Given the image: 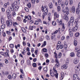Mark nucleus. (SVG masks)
<instances>
[{"label":"nucleus","mask_w":80,"mask_h":80,"mask_svg":"<svg viewBox=\"0 0 80 80\" xmlns=\"http://www.w3.org/2000/svg\"><path fill=\"white\" fill-rule=\"evenodd\" d=\"M1 23L2 24H3L5 22V21L4 20V18L2 17L1 18Z\"/></svg>","instance_id":"nucleus-18"},{"label":"nucleus","mask_w":80,"mask_h":80,"mask_svg":"<svg viewBox=\"0 0 80 80\" xmlns=\"http://www.w3.org/2000/svg\"><path fill=\"white\" fill-rule=\"evenodd\" d=\"M68 31H69V32L70 33L72 32V28H69Z\"/></svg>","instance_id":"nucleus-62"},{"label":"nucleus","mask_w":80,"mask_h":80,"mask_svg":"<svg viewBox=\"0 0 80 80\" xmlns=\"http://www.w3.org/2000/svg\"><path fill=\"white\" fill-rule=\"evenodd\" d=\"M54 54L55 58L57 59L58 58H57V54L56 53V52H54Z\"/></svg>","instance_id":"nucleus-32"},{"label":"nucleus","mask_w":80,"mask_h":80,"mask_svg":"<svg viewBox=\"0 0 80 80\" xmlns=\"http://www.w3.org/2000/svg\"><path fill=\"white\" fill-rule=\"evenodd\" d=\"M10 9L11 11H13V10H14V8H13V7H12V6L10 7Z\"/></svg>","instance_id":"nucleus-52"},{"label":"nucleus","mask_w":80,"mask_h":80,"mask_svg":"<svg viewBox=\"0 0 80 80\" xmlns=\"http://www.w3.org/2000/svg\"><path fill=\"white\" fill-rule=\"evenodd\" d=\"M24 9L27 12H29V9L27 7L25 8Z\"/></svg>","instance_id":"nucleus-33"},{"label":"nucleus","mask_w":80,"mask_h":80,"mask_svg":"<svg viewBox=\"0 0 80 80\" xmlns=\"http://www.w3.org/2000/svg\"><path fill=\"white\" fill-rule=\"evenodd\" d=\"M39 23L38 21L37 20L35 21V24H36V25H38Z\"/></svg>","instance_id":"nucleus-57"},{"label":"nucleus","mask_w":80,"mask_h":80,"mask_svg":"<svg viewBox=\"0 0 80 80\" xmlns=\"http://www.w3.org/2000/svg\"><path fill=\"white\" fill-rule=\"evenodd\" d=\"M27 63L28 65H29L30 64V61L29 60H28L27 61Z\"/></svg>","instance_id":"nucleus-48"},{"label":"nucleus","mask_w":80,"mask_h":80,"mask_svg":"<svg viewBox=\"0 0 80 80\" xmlns=\"http://www.w3.org/2000/svg\"><path fill=\"white\" fill-rule=\"evenodd\" d=\"M35 2H36V0H32L31 2L32 3L34 4L35 3Z\"/></svg>","instance_id":"nucleus-49"},{"label":"nucleus","mask_w":80,"mask_h":80,"mask_svg":"<svg viewBox=\"0 0 80 80\" xmlns=\"http://www.w3.org/2000/svg\"><path fill=\"white\" fill-rule=\"evenodd\" d=\"M70 37H73V34L72 32H70Z\"/></svg>","instance_id":"nucleus-63"},{"label":"nucleus","mask_w":80,"mask_h":80,"mask_svg":"<svg viewBox=\"0 0 80 80\" xmlns=\"http://www.w3.org/2000/svg\"><path fill=\"white\" fill-rule=\"evenodd\" d=\"M47 42L46 41H44V43H43V44L41 46V47L42 48V47H45L46 45H47Z\"/></svg>","instance_id":"nucleus-25"},{"label":"nucleus","mask_w":80,"mask_h":80,"mask_svg":"<svg viewBox=\"0 0 80 80\" xmlns=\"http://www.w3.org/2000/svg\"><path fill=\"white\" fill-rule=\"evenodd\" d=\"M61 4L62 8H64L65 7V2H62Z\"/></svg>","instance_id":"nucleus-23"},{"label":"nucleus","mask_w":80,"mask_h":80,"mask_svg":"<svg viewBox=\"0 0 80 80\" xmlns=\"http://www.w3.org/2000/svg\"><path fill=\"white\" fill-rule=\"evenodd\" d=\"M80 11L79 8H77L76 10V14H77V15H79V13H80Z\"/></svg>","instance_id":"nucleus-17"},{"label":"nucleus","mask_w":80,"mask_h":80,"mask_svg":"<svg viewBox=\"0 0 80 80\" xmlns=\"http://www.w3.org/2000/svg\"><path fill=\"white\" fill-rule=\"evenodd\" d=\"M17 20H18V21H20V20H21V18H20V17H18L17 18Z\"/></svg>","instance_id":"nucleus-56"},{"label":"nucleus","mask_w":80,"mask_h":80,"mask_svg":"<svg viewBox=\"0 0 80 80\" xmlns=\"http://www.w3.org/2000/svg\"><path fill=\"white\" fill-rule=\"evenodd\" d=\"M15 12H13L12 13V15H13V16H14V17H15Z\"/></svg>","instance_id":"nucleus-61"},{"label":"nucleus","mask_w":80,"mask_h":80,"mask_svg":"<svg viewBox=\"0 0 80 80\" xmlns=\"http://www.w3.org/2000/svg\"><path fill=\"white\" fill-rule=\"evenodd\" d=\"M28 19L29 20H32V17L31 16H28Z\"/></svg>","instance_id":"nucleus-29"},{"label":"nucleus","mask_w":80,"mask_h":80,"mask_svg":"<svg viewBox=\"0 0 80 80\" xmlns=\"http://www.w3.org/2000/svg\"><path fill=\"white\" fill-rule=\"evenodd\" d=\"M43 52H47V49L46 48H44L42 49Z\"/></svg>","instance_id":"nucleus-42"},{"label":"nucleus","mask_w":80,"mask_h":80,"mask_svg":"<svg viewBox=\"0 0 80 80\" xmlns=\"http://www.w3.org/2000/svg\"><path fill=\"white\" fill-rule=\"evenodd\" d=\"M46 38L47 39V40H50V38H49V36L48 35H47L46 36Z\"/></svg>","instance_id":"nucleus-37"},{"label":"nucleus","mask_w":80,"mask_h":80,"mask_svg":"<svg viewBox=\"0 0 80 80\" xmlns=\"http://www.w3.org/2000/svg\"><path fill=\"white\" fill-rule=\"evenodd\" d=\"M62 28L61 29V31L62 32H63V31L65 30V25L63 24H62Z\"/></svg>","instance_id":"nucleus-16"},{"label":"nucleus","mask_w":80,"mask_h":80,"mask_svg":"<svg viewBox=\"0 0 80 80\" xmlns=\"http://www.w3.org/2000/svg\"><path fill=\"white\" fill-rule=\"evenodd\" d=\"M62 2V0H59L58 1V4L59 5H60L61 4V2Z\"/></svg>","instance_id":"nucleus-35"},{"label":"nucleus","mask_w":80,"mask_h":80,"mask_svg":"<svg viewBox=\"0 0 80 80\" xmlns=\"http://www.w3.org/2000/svg\"><path fill=\"white\" fill-rule=\"evenodd\" d=\"M56 48L57 50H58L59 48H60V49L63 48V45H61V42L60 41L58 42L56 46Z\"/></svg>","instance_id":"nucleus-3"},{"label":"nucleus","mask_w":80,"mask_h":80,"mask_svg":"<svg viewBox=\"0 0 80 80\" xmlns=\"http://www.w3.org/2000/svg\"><path fill=\"white\" fill-rule=\"evenodd\" d=\"M52 24L53 25H56L57 24L56 23V22H55V21L52 22Z\"/></svg>","instance_id":"nucleus-47"},{"label":"nucleus","mask_w":80,"mask_h":80,"mask_svg":"<svg viewBox=\"0 0 80 80\" xmlns=\"http://www.w3.org/2000/svg\"><path fill=\"white\" fill-rule=\"evenodd\" d=\"M70 56L72 57H75V53L73 52H71L70 54Z\"/></svg>","instance_id":"nucleus-21"},{"label":"nucleus","mask_w":80,"mask_h":80,"mask_svg":"<svg viewBox=\"0 0 80 80\" xmlns=\"http://www.w3.org/2000/svg\"><path fill=\"white\" fill-rule=\"evenodd\" d=\"M66 11V13H67V15H68L69 14V8H68V7L66 6L65 8Z\"/></svg>","instance_id":"nucleus-12"},{"label":"nucleus","mask_w":80,"mask_h":80,"mask_svg":"<svg viewBox=\"0 0 80 80\" xmlns=\"http://www.w3.org/2000/svg\"><path fill=\"white\" fill-rule=\"evenodd\" d=\"M74 44L75 46H77V41L75 40L74 41Z\"/></svg>","instance_id":"nucleus-31"},{"label":"nucleus","mask_w":80,"mask_h":80,"mask_svg":"<svg viewBox=\"0 0 80 80\" xmlns=\"http://www.w3.org/2000/svg\"><path fill=\"white\" fill-rule=\"evenodd\" d=\"M78 8H80V2L78 4Z\"/></svg>","instance_id":"nucleus-64"},{"label":"nucleus","mask_w":80,"mask_h":80,"mask_svg":"<svg viewBox=\"0 0 80 80\" xmlns=\"http://www.w3.org/2000/svg\"><path fill=\"white\" fill-rule=\"evenodd\" d=\"M56 68V67H53V70L54 71V74L55 77L56 78H58V73H57V71L55 70Z\"/></svg>","instance_id":"nucleus-4"},{"label":"nucleus","mask_w":80,"mask_h":80,"mask_svg":"<svg viewBox=\"0 0 80 80\" xmlns=\"http://www.w3.org/2000/svg\"><path fill=\"white\" fill-rule=\"evenodd\" d=\"M27 6L28 8H30L31 7V4L30 3H28Z\"/></svg>","instance_id":"nucleus-41"},{"label":"nucleus","mask_w":80,"mask_h":80,"mask_svg":"<svg viewBox=\"0 0 80 80\" xmlns=\"http://www.w3.org/2000/svg\"><path fill=\"white\" fill-rule=\"evenodd\" d=\"M38 50H36L34 52V53L35 54V55H37V54H38Z\"/></svg>","instance_id":"nucleus-59"},{"label":"nucleus","mask_w":80,"mask_h":80,"mask_svg":"<svg viewBox=\"0 0 80 80\" xmlns=\"http://www.w3.org/2000/svg\"><path fill=\"white\" fill-rule=\"evenodd\" d=\"M68 63H69V61L68 60H66V64H64L61 66V68L62 69H66V68H67L68 67V66H67V65L68 64Z\"/></svg>","instance_id":"nucleus-2"},{"label":"nucleus","mask_w":80,"mask_h":80,"mask_svg":"<svg viewBox=\"0 0 80 80\" xmlns=\"http://www.w3.org/2000/svg\"><path fill=\"white\" fill-rule=\"evenodd\" d=\"M30 30H33V28H34V26H29Z\"/></svg>","instance_id":"nucleus-34"},{"label":"nucleus","mask_w":80,"mask_h":80,"mask_svg":"<svg viewBox=\"0 0 80 80\" xmlns=\"http://www.w3.org/2000/svg\"><path fill=\"white\" fill-rule=\"evenodd\" d=\"M80 49L78 48H75V52H80Z\"/></svg>","instance_id":"nucleus-26"},{"label":"nucleus","mask_w":80,"mask_h":80,"mask_svg":"<svg viewBox=\"0 0 80 80\" xmlns=\"http://www.w3.org/2000/svg\"><path fill=\"white\" fill-rule=\"evenodd\" d=\"M77 56L78 57H80V52H78L77 54Z\"/></svg>","instance_id":"nucleus-50"},{"label":"nucleus","mask_w":80,"mask_h":80,"mask_svg":"<svg viewBox=\"0 0 80 80\" xmlns=\"http://www.w3.org/2000/svg\"><path fill=\"white\" fill-rule=\"evenodd\" d=\"M79 59H75L73 60V62L75 64H77L78 63Z\"/></svg>","instance_id":"nucleus-13"},{"label":"nucleus","mask_w":80,"mask_h":80,"mask_svg":"<svg viewBox=\"0 0 80 80\" xmlns=\"http://www.w3.org/2000/svg\"><path fill=\"white\" fill-rule=\"evenodd\" d=\"M69 3L70 5H72L73 4V1H72V0H70L69 1Z\"/></svg>","instance_id":"nucleus-38"},{"label":"nucleus","mask_w":80,"mask_h":80,"mask_svg":"<svg viewBox=\"0 0 80 80\" xmlns=\"http://www.w3.org/2000/svg\"><path fill=\"white\" fill-rule=\"evenodd\" d=\"M18 25V23L16 22H14L13 23V25L14 27H15V25Z\"/></svg>","instance_id":"nucleus-36"},{"label":"nucleus","mask_w":80,"mask_h":80,"mask_svg":"<svg viewBox=\"0 0 80 80\" xmlns=\"http://www.w3.org/2000/svg\"><path fill=\"white\" fill-rule=\"evenodd\" d=\"M62 52H59L58 56V58H61V57H62Z\"/></svg>","instance_id":"nucleus-30"},{"label":"nucleus","mask_w":80,"mask_h":80,"mask_svg":"<svg viewBox=\"0 0 80 80\" xmlns=\"http://www.w3.org/2000/svg\"><path fill=\"white\" fill-rule=\"evenodd\" d=\"M6 24L8 26L10 27L12 25V20H10L6 21Z\"/></svg>","instance_id":"nucleus-5"},{"label":"nucleus","mask_w":80,"mask_h":80,"mask_svg":"<svg viewBox=\"0 0 80 80\" xmlns=\"http://www.w3.org/2000/svg\"><path fill=\"white\" fill-rule=\"evenodd\" d=\"M75 21V18L73 16H72L71 17L70 19V23H73L74 22V21Z\"/></svg>","instance_id":"nucleus-8"},{"label":"nucleus","mask_w":80,"mask_h":80,"mask_svg":"<svg viewBox=\"0 0 80 80\" xmlns=\"http://www.w3.org/2000/svg\"><path fill=\"white\" fill-rule=\"evenodd\" d=\"M58 32V30H56L54 32L52 33V35H53V34H56Z\"/></svg>","instance_id":"nucleus-46"},{"label":"nucleus","mask_w":80,"mask_h":80,"mask_svg":"<svg viewBox=\"0 0 80 80\" xmlns=\"http://www.w3.org/2000/svg\"><path fill=\"white\" fill-rule=\"evenodd\" d=\"M0 54H1V55H3L5 57V53H4V52H0Z\"/></svg>","instance_id":"nucleus-45"},{"label":"nucleus","mask_w":80,"mask_h":80,"mask_svg":"<svg viewBox=\"0 0 80 80\" xmlns=\"http://www.w3.org/2000/svg\"><path fill=\"white\" fill-rule=\"evenodd\" d=\"M42 12H45L44 14L45 15H47V13H48V9L46 8V6H45L44 8L43 7V6H42Z\"/></svg>","instance_id":"nucleus-1"},{"label":"nucleus","mask_w":80,"mask_h":80,"mask_svg":"<svg viewBox=\"0 0 80 80\" xmlns=\"http://www.w3.org/2000/svg\"><path fill=\"white\" fill-rule=\"evenodd\" d=\"M80 64H79V65L78 66L76 67L75 68V70L78 72H79L80 70Z\"/></svg>","instance_id":"nucleus-10"},{"label":"nucleus","mask_w":80,"mask_h":80,"mask_svg":"<svg viewBox=\"0 0 80 80\" xmlns=\"http://www.w3.org/2000/svg\"><path fill=\"white\" fill-rule=\"evenodd\" d=\"M17 5V3L15 4V3H13L12 5V7H13V8L14 10H15V11H18V6H15V5Z\"/></svg>","instance_id":"nucleus-6"},{"label":"nucleus","mask_w":80,"mask_h":80,"mask_svg":"<svg viewBox=\"0 0 80 80\" xmlns=\"http://www.w3.org/2000/svg\"><path fill=\"white\" fill-rule=\"evenodd\" d=\"M64 20L66 21V22H68V17L67 16H65L63 17Z\"/></svg>","instance_id":"nucleus-15"},{"label":"nucleus","mask_w":80,"mask_h":80,"mask_svg":"<svg viewBox=\"0 0 80 80\" xmlns=\"http://www.w3.org/2000/svg\"><path fill=\"white\" fill-rule=\"evenodd\" d=\"M8 79H9L10 80H11V79H12V76H11V75H8Z\"/></svg>","instance_id":"nucleus-43"},{"label":"nucleus","mask_w":80,"mask_h":80,"mask_svg":"<svg viewBox=\"0 0 80 80\" xmlns=\"http://www.w3.org/2000/svg\"><path fill=\"white\" fill-rule=\"evenodd\" d=\"M3 29L2 28H0V32H4Z\"/></svg>","instance_id":"nucleus-55"},{"label":"nucleus","mask_w":80,"mask_h":80,"mask_svg":"<svg viewBox=\"0 0 80 80\" xmlns=\"http://www.w3.org/2000/svg\"><path fill=\"white\" fill-rule=\"evenodd\" d=\"M62 11L63 12H66L67 13V11H66V10L65 9V8H62Z\"/></svg>","instance_id":"nucleus-39"},{"label":"nucleus","mask_w":80,"mask_h":80,"mask_svg":"<svg viewBox=\"0 0 80 80\" xmlns=\"http://www.w3.org/2000/svg\"><path fill=\"white\" fill-rule=\"evenodd\" d=\"M3 7L7 8V4L6 3H5L3 5Z\"/></svg>","instance_id":"nucleus-54"},{"label":"nucleus","mask_w":80,"mask_h":80,"mask_svg":"<svg viewBox=\"0 0 80 80\" xmlns=\"http://www.w3.org/2000/svg\"><path fill=\"white\" fill-rule=\"evenodd\" d=\"M5 54L6 55H7V57H9V55H8V53L6 52H5Z\"/></svg>","instance_id":"nucleus-53"},{"label":"nucleus","mask_w":80,"mask_h":80,"mask_svg":"<svg viewBox=\"0 0 80 80\" xmlns=\"http://www.w3.org/2000/svg\"><path fill=\"white\" fill-rule=\"evenodd\" d=\"M9 46L11 48H14V45L13 44H10Z\"/></svg>","instance_id":"nucleus-28"},{"label":"nucleus","mask_w":80,"mask_h":80,"mask_svg":"<svg viewBox=\"0 0 80 80\" xmlns=\"http://www.w3.org/2000/svg\"><path fill=\"white\" fill-rule=\"evenodd\" d=\"M72 13H75V7H72Z\"/></svg>","instance_id":"nucleus-19"},{"label":"nucleus","mask_w":80,"mask_h":80,"mask_svg":"<svg viewBox=\"0 0 80 80\" xmlns=\"http://www.w3.org/2000/svg\"><path fill=\"white\" fill-rule=\"evenodd\" d=\"M17 73H13L12 74V78H13V80H15V78H16L17 77Z\"/></svg>","instance_id":"nucleus-14"},{"label":"nucleus","mask_w":80,"mask_h":80,"mask_svg":"<svg viewBox=\"0 0 80 80\" xmlns=\"http://www.w3.org/2000/svg\"><path fill=\"white\" fill-rule=\"evenodd\" d=\"M50 74L51 75V77H54V76H55V74H54V73L53 74V73L52 72L51 70H50Z\"/></svg>","instance_id":"nucleus-22"},{"label":"nucleus","mask_w":80,"mask_h":80,"mask_svg":"<svg viewBox=\"0 0 80 80\" xmlns=\"http://www.w3.org/2000/svg\"><path fill=\"white\" fill-rule=\"evenodd\" d=\"M43 70H44V72H47V67H46L45 68H44Z\"/></svg>","instance_id":"nucleus-40"},{"label":"nucleus","mask_w":80,"mask_h":80,"mask_svg":"<svg viewBox=\"0 0 80 80\" xmlns=\"http://www.w3.org/2000/svg\"><path fill=\"white\" fill-rule=\"evenodd\" d=\"M5 25L3 24L1 26V28H5Z\"/></svg>","instance_id":"nucleus-51"},{"label":"nucleus","mask_w":80,"mask_h":80,"mask_svg":"<svg viewBox=\"0 0 80 80\" xmlns=\"http://www.w3.org/2000/svg\"><path fill=\"white\" fill-rule=\"evenodd\" d=\"M45 57H47V58L48 57V54L47 53H45Z\"/></svg>","instance_id":"nucleus-58"},{"label":"nucleus","mask_w":80,"mask_h":80,"mask_svg":"<svg viewBox=\"0 0 80 80\" xmlns=\"http://www.w3.org/2000/svg\"><path fill=\"white\" fill-rule=\"evenodd\" d=\"M65 76V74L63 73H61V77L60 79L61 80H62L63 78V77H64V76Z\"/></svg>","instance_id":"nucleus-20"},{"label":"nucleus","mask_w":80,"mask_h":80,"mask_svg":"<svg viewBox=\"0 0 80 80\" xmlns=\"http://www.w3.org/2000/svg\"><path fill=\"white\" fill-rule=\"evenodd\" d=\"M49 7L50 8H53V5H52V4H50Z\"/></svg>","instance_id":"nucleus-60"},{"label":"nucleus","mask_w":80,"mask_h":80,"mask_svg":"<svg viewBox=\"0 0 80 80\" xmlns=\"http://www.w3.org/2000/svg\"><path fill=\"white\" fill-rule=\"evenodd\" d=\"M55 66L57 68L59 67H60V63H59V62H57L56 63L55 65Z\"/></svg>","instance_id":"nucleus-27"},{"label":"nucleus","mask_w":80,"mask_h":80,"mask_svg":"<svg viewBox=\"0 0 80 80\" xmlns=\"http://www.w3.org/2000/svg\"><path fill=\"white\" fill-rule=\"evenodd\" d=\"M6 13L8 14V18H11L12 17V15L10 14L11 13V11L10 9H8L7 10Z\"/></svg>","instance_id":"nucleus-7"},{"label":"nucleus","mask_w":80,"mask_h":80,"mask_svg":"<svg viewBox=\"0 0 80 80\" xmlns=\"http://www.w3.org/2000/svg\"><path fill=\"white\" fill-rule=\"evenodd\" d=\"M73 80H77V79H78V77L77 74H74L73 75Z\"/></svg>","instance_id":"nucleus-9"},{"label":"nucleus","mask_w":80,"mask_h":80,"mask_svg":"<svg viewBox=\"0 0 80 80\" xmlns=\"http://www.w3.org/2000/svg\"><path fill=\"white\" fill-rule=\"evenodd\" d=\"M32 66L33 67H37V64L35 63H34L32 64Z\"/></svg>","instance_id":"nucleus-44"},{"label":"nucleus","mask_w":80,"mask_h":80,"mask_svg":"<svg viewBox=\"0 0 80 80\" xmlns=\"http://www.w3.org/2000/svg\"><path fill=\"white\" fill-rule=\"evenodd\" d=\"M57 10L59 12H60V10H61V8L60 6H58L57 7Z\"/></svg>","instance_id":"nucleus-24"},{"label":"nucleus","mask_w":80,"mask_h":80,"mask_svg":"<svg viewBox=\"0 0 80 80\" xmlns=\"http://www.w3.org/2000/svg\"><path fill=\"white\" fill-rule=\"evenodd\" d=\"M78 29V27L77 26H76L74 28H72V31L73 32H76Z\"/></svg>","instance_id":"nucleus-11"}]
</instances>
